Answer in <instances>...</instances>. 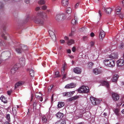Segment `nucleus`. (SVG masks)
<instances>
[{
    "instance_id": "f257e3e1",
    "label": "nucleus",
    "mask_w": 124,
    "mask_h": 124,
    "mask_svg": "<svg viewBox=\"0 0 124 124\" xmlns=\"http://www.w3.org/2000/svg\"><path fill=\"white\" fill-rule=\"evenodd\" d=\"M104 63L107 67H114L115 64V61L111 59L105 60Z\"/></svg>"
},
{
    "instance_id": "f03ea898",
    "label": "nucleus",
    "mask_w": 124,
    "mask_h": 124,
    "mask_svg": "<svg viewBox=\"0 0 124 124\" xmlns=\"http://www.w3.org/2000/svg\"><path fill=\"white\" fill-rule=\"evenodd\" d=\"M89 88L88 87L83 85L79 89H78V92L86 93H89Z\"/></svg>"
},
{
    "instance_id": "7ed1b4c3",
    "label": "nucleus",
    "mask_w": 124,
    "mask_h": 124,
    "mask_svg": "<svg viewBox=\"0 0 124 124\" xmlns=\"http://www.w3.org/2000/svg\"><path fill=\"white\" fill-rule=\"evenodd\" d=\"M66 16L65 14L63 13L57 14L55 17V19L57 21L61 20L63 21L66 19Z\"/></svg>"
},
{
    "instance_id": "20e7f679",
    "label": "nucleus",
    "mask_w": 124,
    "mask_h": 124,
    "mask_svg": "<svg viewBox=\"0 0 124 124\" xmlns=\"http://www.w3.org/2000/svg\"><path fill=\"white\" fill-rule=\"evenodd\" d=\"M34 21L36 23L39 24L40 25H43L44 23V21L43 19L37 17H35Z\"/></svg>"
},
{
    "instance_id": "39448f33",
    "label": "nucleus",
    "mask_w": 124,
    "mask_h": 124,
    "mask_svg": "<svg viewBox=\"0 0 124 124\" xmlns=\"http://www.w3.org/2000/svg\"><path fill=\"white\" fill-rule=\"evenodd\" d=\"M112 96L113 99L115 101H116L119 100V96L118 94L115 93H112Z\"/></svg>"
},
{
    "instance_id": "423d86ee",
    "label": "nucleus",
    "mask_w": 124,
    "mask_h": 124,
    "mask_svg": "<svg viewBox=\"0 0 124 124\" xmlns=\"http://www.w3.org/2000/svg\"><path fill=\"white\" fill-rule=\"evenodd\" d=\"M86 112V110L84 109H79L78 110V112L79 114L78 116V118H81L83 116V114L85 113Z\"/></svg>"
},
{
    "instance_id": "0eeeda50",
    "label": "nucleus",
    "mask_w": 124,
    "mask_h": 124,
    "mask_svg": "<svg viewBox=\"0 0 124 124\" xmlns=\"http://www.w3.org/2000/svg\"><path fill=\"white\" fill-rule=\"evenodd\" d=\"M105 35V32L102 29L100 30L99 36L100 39L102 40L104 37Z\"/></svg>"
},
{
    "instance_id": "6e6552de",
    "label": "nucleus",
    "mask_w": 124,
    "mask_h": 124,
    "mask_svg": "<svg viewBox=\"0 0 124 124\" xmlns=\"http://www.w3.org/2000/svg\"><path fill=\"white\" fill-rule=\"evenodd\" d=\"M91 101L93 105H95L98 103V100L92 97H91L90 98Z\"/></svg>"
},
{
    "instance_id": "1a4fd4ad",
    "label": "nucleus",
    "mask_w": 124,
    "mask_h": 124,
    "mask_svg": "<svg viewBox=\"0 0 124 124\" xmlns=\"http://www.w3.org/2000/svg\"><path fill=\"white\" fill-rule=\"evenodd\" d=\"M35 96L36 98L38 99H39L41 101H43V99L42 97V94L41 92L36 93L35 94Z\"/></svg>"
},
{
    "instance_id": "9d476101",
    "label": "nucleus",
    "mask_w": 124,
    "mask_h": 124,
    "mask_svg": "<svg viewBox=\"0 0 124 124\" xmlns=\"http://www.w3.org/2000/svg\"><path fill=\"white\" fill-rule=\"evenodd\" d=\"M76 85L74 83H71L66 85L65 87L66 88H72L76 86Z\"/></svg>"
},
{
    "instance_id": "9b49d317",
    "label": "nucleus",
    "mask_w": 124,
    "mask_h": 124,
    "mask_svg": "<svg viewBox=\"0 0 124 124\" xmlns=\"http://www.w3.org/2000/svg\"><path fill=\"white\" fill-rule=\"evenodd\" d=\"M118 66L121 67L124 65V60L123 59H119L117 62Z\"/></svg>"
},
{
    "instance_id": "f8f14e48",
    "label": "nucleus",
    "mask_w": 124,
    "mask_h": 124,
    "mask_svg": "<svg viewBox=\"0 0 124 124\" xmlns=\"http://www.w3.org/2000/svg\"><path fill=\"white\" fill-rule=\"evenodd\" d=\"M118 57V54L116 53H112L109 55V58L112 59H116Z\"/></svg>"
},
{
    "instance_id": "ddd939ff",
    "label": "nucleus",
    "mask_w": 124,
    "mask_h": 124,
    "mask_svg": "<svg viewBox=\"0 0 124 124\" xmlns=\"http://www.w3.org/2000/svg\"><path fill=\"white\" fill-rule=\"evenodd\" d=\"M15 50L16 52L18 54H21L23 51L22 48L20 46V44L15 48Z\"/></svg>"
},
{
    "instance_id": "4468645a",
    "label": "nucleus",
    "mask_w": 124,
    "mask_h": 124,
    "mask_svg": "<svg viewBox=\"0 0 124 124\" xmlns=\"http://www.w3.org/2000/svg\"><path fill=\"white\" fill-rule=\"evenodd\" d=\"M4 56L6 59L9 58L10 56V53L9 52H5L2 53L1 54L0 56Z\"/></svg>"
},
{
    "instance_id": "2eb2a0df",
    "label": "nucleus",
    "mask_w": 124,
    "mask_h": 124,
    "mask_svg": "<svg viewBox=\"0 0 124 124\" xmlns=\"http://www.w3.org/2000/svg\"><path fill=\"white\" fill-rule=\"evenodd\" d=\"M93 72L94 74L97 75L102 73V71L100 69L96 68L93 69Z\"/></svg>"
},
{
    "instance_id": "dca6fc26",
    "label": "nucleus",
    "mask_w": 124,
    "mask_h": 124,
    "mask_svg": "<svg viewBox=\"0 0 124 124\" xmlns=\"http://www.w3.org/2000/svg\"><path fill=\"white\" fill-rule=\"evenodd\" d=\"M68 4V0H62V5L64 7L67 6Z\"/></svg>"
},
{
    "instance_id": "f3484780",
    "label": "nucleus",
    "mask_w": 124,
    "mask_h": 124,
    "mask_svg": "<svg viewBox=\"0 0 124 124\" xmlns=\"http://www.w3.org/2000/svg\"><path fill=\"white\" fill-rule=\"evenodd\" d=\"M24 83V82L21 81H20L17 83L15 84V89H16L17 88V87L19 86H21Z\"/></svg>"
},
{
    "instance_id": "a211bd4d",
    "label": "nucleus",
    "mask_w": 124,
    "mask_h": 124,
    "mask_svg": "<svg viewBox=\"0 0 124 124\" xmlns=\"http://www.w3.org/2000/svg\"><path fill=\"white\" fill-rule=\"evenodd\" d=\"M78 22V19L77 16L75 15V14L74 15V19H73L71 21V23L73 25H75Z\"/></svg>"
},
{
    "instance_id": "6ab92c4d",
    "label": "nucleus",
    "mask_w": 124,
    "mask_h": 124,
    "mask_svg": "<svg viewBox=\"0 0 124 124\" xmlns=\"http://www.w3.org/2000/svg\"><path fill=\"white\" fill-rule=\"evenodd\" d=\"M19 62L22 66L24 65L25 63V59L23 57H21L19 59Z\"/></svg>"
},
{
    "instance_id": "aec40b11",
    "label": "nucleus",
    "mask_w": 124,
    "mask_h": 124,
    "mask_svg": "<svg viewBox=\"0 0 124 124\" xmlns=\"http://www.w3.org/2000/svg\"><path fill=\"white\" fill-rule=\"evenodd\" d=\"M119 76L117 74H115L113 78L112 79L113 82H116L118 80Z\"/></svg>"
},
{
    "instance_id": "412c9836",
    "label": "nucleus",
    "mask_w": 124,
    "mask_h": 124,
    "mask_svg": "<svg viewBox=\"0 0 124 124\" xmlns=\"http://www.w3.org/2000/svg\"><path fill=\"white\" fill-rule=\"evenodd\" d=\"M65 104V103L62 101H59L58 102V107L59 108H61L64 106Z\"/></svg>"
},
{
    "instance_id": "4be33fe9",
    "label": "nucleus",
    "mask_w": 124,
    "mask_h": 124,
    "mask_svg": "<svg viewBox=\"0 0 124 124\" xmlns=\"http://www.w3.org/2000/svg\"><path fill=\"white\" fill-rule=\"evenodd\" d=\"M55 124H66V121L65 119L57 121Z\"/></svg>"
},
{
    "instance_id": "5701e85b",
    "label": "nucleus",
    "mask_w": 124,
    "mask_h": 124,
    "mask_svg": "<svg viewBox=\"0 0 124 124\" xmlns=\"http://www.w3.org/2000/svg\"><path fill=\"white\" fill-rule=\"evenodd\" d=\"M105 11L108 14H110L112 11V9L110 8H106L104 9Z\"/></svg>"
},
{
    "instance_id": "b1692460",
    "label": "nucleus",
    "mask_w": 124,
    "mask_h": 124,
    "mask_svg": "<svg viewBox=\"0 0 124 124\" xmlns=\"http://www.w3.org/2000/svg\"><path fill=\"white\" fill-rule=\"evenodd\" d=\"M20 46L22 48V51L26 50L28 49V47L27 46L23 44H20Z\"/></svg>"
},
{
    "instance_id": "393cba45",
    "label": "nucleus",
    "mask_w": 124,
    "mask_h": 124,
    "mask_svg": "<svg viewBox=\"0 0 124 124\" xmlns=\"http://www.w3.org/2000/svg\"><path fill=\"white\" fill-rule=\"evenodd\" d=\"M56 115L57 117L61 118L64 116V115L62 113L59 112L56 114Z\"/></svg>"
},
{
    "instance_id": "a878e982",
    "label": "nucleus",
    "mask_w": 124,
    "mask_h": 124,
    "mask_svg": "<svg viewBox=\"0 0 124 124\" xmlns=\"http://www.w3.org/2000/svg\"><path fill=\"white\" fill-rule=\"evenodd\" d=\"M49 33L50 36L52 37V38H55V36L54 34V33L51 30L49 31Z\"/></svg>"
},
{
    "instance_id": "bb28decb",
    "label": "nucleus",
    "mask_w": 124,
    "mask_h": 124,
    "mask_svg": "<svg viewBox=\"0 0 124 124\" xmlns=\"http://www.w3.org/2000/svg\"><path fill=\"white\" fill-rule=\"evenodd\" d=\"M66 13L68 14H70L72 12V9L70 7H68L66 9Z\"/></svg>"
},
{
    "instance_id": "cd10ccee",
    "label": "nucleus",
    "mask_w": 124,
    "mask_h": 124,
    "mask_svg": "<svg viewBox=\"0 0 124 124\" xmlns=\"http://www.w3.org/2000/svg\"><path fill=\"white\" fill-rule=\"evenodd\" d=\"M0 99L1 101L4 103H7V101L4 96H1L0 97Z\"/></svg>"
},
{
    "instance_id": "c85d7f7f",
    "label": "nucleus",
    "mask_w": 124,
    "mask_h": 124,
    "mask_svg": "<svg viewBox=\"0 0 124 124\" xmlns=\"http://www.w3.org/2000/svg\"><path fill=\"white\" fill-rule=\"evenodd\" d=\"M67 43L68 45H70L74 43V41L73 39H71L68 40Z\"/></svg>"
},
{
    "instance_id": "c756f323",
    "label": "nucleus",
    "mask_w": 124,
    "mask_h": 124,
    "mask_svg": "<svg viewBox=\"0 0 124 124\" xmlns=\"http://www.w3.org/2000/svg\"><path fill=\"white\" fill-rule=\"evenodd\" d=\"M5 28H3V30L4 31V33H5V34L4 33H3V34L2 35V37H4V39H5L6 40L7 39V37H6V35H8L7 33H6L5 32Z\"/></svg>"
},
{
    "instance_id": "7c9ffc66",
    "label": "nucleus",
    "mask_w": 124,
    "mask_h": 124,
    "mask_svg": "<svg viewBox=\"0 0 124 124\" xmlns=\"http://www.w3.org/2000/svg\"><path fill=\"white\" fill-rule=\"evenodd\" d=\"M102 85H104L106 86L107 88L109 87V84L106 81H104L102 83Z\"/></svg>"
},
{
    "instance_id": "2f4dec72",
    "label": "nucleus",
    "mask_w": 124,
    "mask_h": 124,
    "mask_svg": "<svg viewBox=\"0 0 124 124\" xmlns=\"http://www.w3.org/2000/svg\"><path fill=\"white\" fill-rule=\"evenodd\" d=\"M30 74L31 76L32 77H34V70H33L31 69L30 71Z\"/></svg>"
},
{
    "instance_id": "473e14b6",
    "label": "nucleus",
    "mask_w": 124,
    "mask_h": 124,
    "mask_svg": "<svg viewBox=\"0 0 124 124\" xmlns=\"http://www.w3.org/2000/svg\"><path fill=\"white\" fill-rule=\"evenodd\" d=\"M121 9V7H119L117 8L116 13V14H118L120 13V11Z\"/></svg>"
},
{
    "instance_id": "72a5a7b5",
    "label": "nucleus",
    "mask_w": 124,
    "mask_h": 124,
    "mask_svg": "<svg viewBox=\"0 0 124 124\" xmlns=\"http://www.w3.org/2000/svg\"><path fill=\"white\" fill-rule=\"evenodd\" d=\"M75 93L74 91L67 92V96L69 97L71 96Z\"/></svg>"
},
{
    "instance_id": "f704fd0d",
    "label": "nucleus",
    "mask_w": 124,
    "mask_h": 124,
    "mask_svg": "<svg viewBox=\"0 0 124 124\" xmlns=\"http://www.w3.org/2000/svg\"><path fill=\"white\" fill-rule=\"evenodd\" d=\"M93 63L92 62H89L88 64V67L89 69H90L92 68Z\"/></svg>"
},
{
    "instance_id": "c9c22d12",
    "label": "nucleus",
    "mask_w": 124,
    "mask_h": 124,
    "mask_svg": "<svg viewBox=\"0 0 124 124\" xmlns=\"http://www.w3.org/2000/svg\"><path fill=\"white\" fill-rule=\"evenodd\" d=\"M55 75L56 77H60L61 76V75L59 74V72L58 71H56L55 72Z\"/></svg>"
},
{
    "instance_id": "e433bc0d",
    "label": "nucleus",
    "mask_w": 124,
    "mask_h": 124,
    "mask_svg": "<svg viewBox=\"0 0 124 124\" xmlns=\"http://www.w3.org/2000/svg\"><path fill=\"white\" fill-rule=\"evenodd\" d=\"M62 75V76H63V77L62 78V79L63 80L65 79L66 78V76L67 75V73L66 72L65 73H63V74L61 73Z\"/></svg>"
},
{
    "instance_id": "4c0bfd02",
    "label": "nucleus",
    "mask_w": 124,
    "mask_h": 124,
    "mask_svg": "<svg viewBox=\"0 0 124 124\" xmlns=\"http://www.w3.org/2000/svg\"><path fill=\"white\" fill-rule=\"evenodd\" d=\"M115 114L117 115V116H118L119 115V110L117 108L115 109L114 110Z\"/></svg>"
},
{
    "instance_id": "58836bf2",
    "label": "nucleus",
    "mask_w": 124,
    "mask_h": 124,
    "mask_svg": "<svg viewBox=\"0 0 124 124\" xmlns=\"http://www.w3.org/2000/svg\"><path fill=\"white\" fill-rule=\"evenodd\" d=\"M18 64H16L14 65L13 67L14 68L15 70H17L18 69L19 67V66L18 65Z\"/></svg>"
},
{
    "instance_id": "ea45409f",
    "label": "nucleus",
    "mask_w": 124,
    "mask_h": 124,
    "mask_svg": "<svg viewBox=\"0 0 124 124\" xmlns=\"http://www.w3.org/2000/svg\"><path fill=\"white\" fill-rule=\"evenodd\" d=\"M43 15V13L40 11L37 14V16L40 17L42 18V15Z\"/></svg>"
},
{
    "instance_id": "a19ab883",
    "label": "nucleus",
    "mask_w": 124,
    "mask_h": 124,
    "mask_svg": "<svg viewBox=\"0 0 124 124\" xmlns=\"http://www.w3.org/2000/svg\"><path fill=\"white\" fill-rule=\"evenodd\" d=\"M45 1L43 0H41L38 2V3L39 4L43 5L44 4Z\"/></svg>"
},
{
    "instance_id": "79ce46f5",
    "label": "nucleus",
    "mask_w": 124,
    "mask_h": 124,
    "mask_svg": "<svg viewBox=\"0 0 124 124\" xmlns=\"http://www.w3.org/2000/svg\"><path fill=\"white\" fill-rule=\"evenodd\" d=\"M42 120L43 123H46L47 121V119L45 116H44L42 117Z\"/></svg>"
},
{
    "instance_id": "37998d69",
    "label": "nucleus",
    "mask_w": 124,
    "mask_h": 124,
    "mask_svg": "<svg viewBox=\"0 0 124 124\" xmlns=\"http://www.w3.org/2000/svg\"><path fill=\"white\" fill-rule=\"evenodd\" d=\"M71 32L72 33H73L75 34L76 32V29L74 27H72L71 28Z\"/></svg>"
},
{
    "instance_id": "c03bdc74",
    "label": "nucleus",
    "mask_w": 124,
    "mask_h": 124,
    "mask_svg": "<svg viewBox=\"0 0 124 124\" xmlns=\"http://www.w3.org/2000/svg\"><path fill=\"white\" fill-rule=\"evenodd\" d=\"M53 85H51L48 87V92H50L52 90Z\"/></svg>"
},
{
    "instance_id": "a18cd8bd",
    "label": "nucleus",
    "mask_w": 124,
    "mask_h": 124,
    "mask_svg": "<svg viewBox=\"0 0 124 124\" xmlns=\"http://www.w3.org/2000/svg\"><path fill=\"white\" fill-rule=\"evenodd\" d=\"M86 28L84 27H82L81 28L79 29L78 30L80 31H83L86 30Z\"/></svg>"
},
{
    "instance_id": "49530a36",
    "label": "nucleus",
    "mask_w": 124,
    "mask_h": 124,
    "mask_svg": "<svg viewBox=\"0 0 124 124\" xmlns=\"http://www.w3.org/2000/svg\"><path fill=\"white\" fill-rule=\"evenodd\" d=\"M16 71V70H15L14 68L13 67L10 70V72L12 74H14L15 73Z\"/></svg>"
},
{
    "instance_id": "de8ad7c7",
    "label": "nucleus",
    "mask_w": 124,
    "mask_h": 124,
    "mask_svg": "<svg viewBox=\"0 0 124 124\" xmlns=\"http://www.w3.org/2000/svg\"><path fill=\"white\" fill-rule=\"evenodd\" d=\"M73 71L75 73L78 74V67L74 68L73 69Z\"/></svg>"
},
{
    "instance_id": "09e8293b",
    "label": "nucleus",
    "mask_w": 124,
    "mask_h": 124,
    "mask_svg": "<svg viewBox=\"0 0 124 124\" xmlns=\"http://www.w3.org/2000/svg\"><path fill=\"white\" fill-rule=\"evenodd\" d=\"M6 118L9 121H10V115L9 114H8L6 116Z\"/></svg>"
},
{
    "instance_id": "8fccbe9b",
    "label": "nucleus",
    "mask_w": 124,
    "mask_h": 124,
    "mask_svg": "<svg viewBox=\"0 0 124 124\" xmlns=\"http://www.w3.org/2000/svg\"><path fill=\"white\" fill-rule=\"evenodd\" d=\"M37 106V103L36 102H34L33 103V109L34 110V109H36V107Z\"/></svg>"
},
{
    "instance_id": "3c124183",
    "label": "nucleus",
    "mask_w": 124,
    "mask_h": 124,
    "mask_svg": "<svg viewBox=\"0 0 124 124\" xmlns=\"http://www.w3.org/2000/svg\"><path fill=\"white\" fill-rule=\"evenodd\" d=\"M4 41H2V40L0 39V46H2L4 44H5V43H4Z\"/></svg>"
},
{
    "instance_id": "603ef678",
    "label": "nucleus",
    "mask_w": 124,
    "mask_h": 124,
    "mask_svg": "<svg viewBox=\"0 0 124 124\" xmlns=\"http://www.w3.org/2000/svg\"><path fill=\"white\" fill-rule=\"evenodd\" d=\"M83 40L84 41L87 40L88 39V37L87 36H84L83 37Z\"/></svg>"
},
{
    "instance_id": "864d4df0",
    "label": "nucleus",
    "mask_w": 124,
    "mask_h": 124,
    "mask_svg": "<svg viewBox=\"0 0 124 124\" xmlns=\"http://www.w3.org/2000/svg\"><path fill=\"white\" fill-rule=\"evenodd\" d=\"M72 97L73 101H74L78 99V96H75Z\"/></svg>"
},
{
    "instance_id": "5fc2aeb1",
    "label": "nucleus",
    "mask_w": 124,
    "mask_h": 124,
    "mask_svg": "<svg viewBox=\"0 0 124 124\" xmlns=\"http://www.w3.org/2000/svg\"><path fill=\"white\" fill-rule=\"evenodd\" d=\"M73 99L72 97H71L70 98H69L67 100V101L68 102H70L73 101Z\"/></svg>"
},
{
    "instance_id": "6e6d98bb",
    "label": "nucleus",
    "mask_w": 124,
    "mask_h": 124,
    "mask_svg": "<svg viewBox=\"0 0 124 124\" xmlns=\"http://www.w3.org/2000/svg\"><path fill=\"white\" fill-rule=\"evenodd\" d=\"M47 18V16L46 14H44V15L43 14L42 16V18Z\"/></svg>"
},
{
    "instance_id": "4d7b16f0",
    "label": "nucleus",
    "mask_w": 124,
    "mask_h": 124,
    "mask_svg": "<svg viewBox=\"0 0 124 124\" xmlns=\"http://www.w3.org/2000/svg\"><path fill=\"white\" fill-rule=\"evenodd\" d=\"M82 72L81 69L78 68V74H80Z\"/></svg>"
},
{
    "instance_id": "13d9d810",
    "label": "nucleus",
    "mask_w": 124,
    "mask_h": 124,
    "mask_svg": "<svg viewBox=\"0 0 124 124\" xmlns=\"http://www.w3.org/2000/svg\"><path fill=\"white\" fill-rule=\"evenodd\" d=\"M47 7L45 5H43L42 7V9L43 10H45L46 9Z\"/></svg>"
},
{
    "instance_id": "bf43d9fd",
    "label": "nucleus",
    "mask_w": 124,
    "mask_h": 124,
    "mask_svg": "<svg viewBox=\"0 0 124 124\" xmlns=\"http://www.w3.org/2000/svg\"><path fill=\"white\" fill-rule=\"evenodd\" d=\"M65 70V69L64 68H62L61 69V73H64V71Z\"/></svg>"
},
{
    "instance_id": "052dcab7",
    "label": "nucleus",
    "mask_w": 124,
    "mask_h": 124,
    "mask_svg": "<svg viewBox=\"0 0 124 124\" xmlns=\"http://www.w3.org/2000/svg\"><path fill=\"white\" fill-rule=\"evenodd\" d=\"M76 50V48L75 46L73 47L72 48V51L73 52H75Z\"/></svg>"
},
{
    "instance_id": "680f3d73",
    "label": "nucleus",
    "mask_w": 124,
    "mask_h": 124,
    "mask_svg": "<svg viewBox=\"0 0 124 124\" xmlns=\"http://www.w3.org/2000/svg\"><path fill=\"white\" fill-rule=\"evenodd\" d=\"M12 92V90L8 91H7V93L8 95H10Z\"/></svg>"
},
{
    "instance_id": "e2e57ef3",
    "label": "nucleus",
    "mask_w": 124,
    "mask_h": 124,
    "mask_svg": "<svg viewBox=\"0 0 124 124\" xmlns=\"http://www.w3.org/2000/svg\"><path fill=\"white\" fill-rule=\"evenodd\" d=\"M75 34H74L73 33H72L71 32V33H70L69 35V36L70 37H71L72 36H73Z\"/></svg>"
},
{
    "instance_id": "0e129e2a",
    "label": "nucleus",
    "mask_w": 124,
    "mask_h": 124,
    "mask_svg": "<svg viewBox=\"0 0 124 124\" xmlns=\"http://www.w3.org/2000/svg\"><path fill=\"white\" fill-rule=\"evenodd\" d=\"M60 42L61 43H64L65 42V41L63 40H61L60 41Z\"/></svg>"
},
{
    "instance_id": "69168bd1",
    "label": "nucleus",
    "mask_w": 124,
    "mask_h": 124,
    "mask_svg": "<svg viewBox=\"0 0 124 124\" xmlns=\"http://www.w3.org/2000/svg\"><path fill=\"white\" fill-rule=\"evenodd\" d=\"M24 1L26 3L28 4L29 3L30 0H24Z\"/></svg>"
},
{
    "instance_id": "338daca9",
    "label": "nucleus",
    "mask_w": 124,
    "mask_h": 124,
    "mask_svg": "<svg viewBox=\"0 0 124 124\" xmlns=\"http://www.w3.org/2000/svg\"><path fill=\"white\" fill-rule=\"evenodd\" d=\"M94 43L93 41H92L90 43V44L92 46H94Z\"/></svg>"
},
{
    "instance_id": "774afa93",
    "label": "nucleus",
    "mask_w": 124,
    "mask_h": 124,
    "mask_svg": "<svg viewBox=\"0 0 124 124\" xmlns=\"http://www.w3.org/2000/svg\"><path fill=\"white\" fill-rule=\"evenodd\" d=\"M64 39L65 40H68V39H69V38H68V37L67 36H65L64 37Z\"/></svg>"
}]
</instances>
